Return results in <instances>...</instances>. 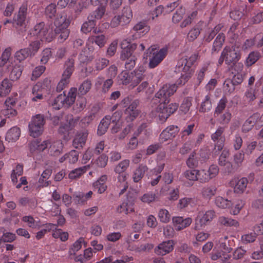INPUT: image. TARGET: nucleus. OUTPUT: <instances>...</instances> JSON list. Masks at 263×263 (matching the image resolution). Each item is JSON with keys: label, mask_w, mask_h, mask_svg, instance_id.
Wrapping results in <instances>:
<instances>
[{"label": "nucleus", "mask_w": 263, "mask_h": 263, "mask_svg": "<svg viewBox=\"0 0 263 263\" xmlns=\"http://www.w3.org/2000/svg\"><path fill=\"white\" fill-rule=\"evenodd\" d=\"M118 181L122 185L123 189H121L120 194H122L126 190L128 187L127 179V174L126 173L118 174Z\"/></svg>", "instance_id": "60"}, {"label": "nucleus", "mask_w": 263, "mask_h": 263, "mask_svg": "<svg viewBox=\"0 0 263 263\" xmlns=\"http://www.w3.org/2000/svg\"><path fill=\"white\" fill-rule=\"evenodd\" d=\"M255 122V117H251L248 118L243 124L242 131L247 133L250 131L254 126Z\"/></svg>", "instance_id": "61"}, {"label": "nucleus", "mask_w": 263, "mask_h": 263, "mask_svg": "<svg viewBox=\"0 0 263 263\" xmlns=\"http://www.w3.org/2000/svg\"><path fill=\"white\" fill-rule=\"evenodd\" d=\"M12 83L8 79H4L0 85V96L7 95L11 91Z\"/></svg>", "instance_id": "37"}, {"label": "nucleus", "mask_w": 263, "mask_h": 263, "mask_svg": "<svg viewBox=\"0 0 263 263\" xmlns=\"http://www.w3.org/2000/svg\"><path fill=\"white\" fill-rule=\"evenodd\" d=\"M200 33V28L197 26H195L189 32L187 39L189 41H193L198 36Z\"/></svg>", "instance_id": "62"}, {"label": "nucleus", "mask_w": 263, "mask_h": 263, "mask_svg": "<svg viewBox=\"0 0 263 263\" xmlns=\"http://www.w3.org/2000/svg\"><path fill=\"white\" fill-rule=\"evenodd\" d=\"M150 30V26L146 23L140 22L136 24L131 30L130 40H135L141 38Z\"/></svg>", "instance_id": "9"}, {"label": "nucleus", "mask_w": 263, "mask_h": 263, "mask_svg": "<svg viewBox=\"0 0 263 263\" xmlns=\"http://www.w3.org/2000/svg\"><path fill=\"white\" fill-rule=\"evenodd\" d=\"M235 85L231 80H226L223 85V91L226 95H230L235 90Z\"/></svg>", "instance_id": "57"}, {"label": "nucleus", "mask_w": 263, "mask_h": 263, "mask_svg": "<svg viewBox=\"0 0 263 263\" xmlns=\"http://www.w3.org/2000/svg\"><path fill=\"white\" fill-rule=\"evenodd\" d=\"M227 102V99L225 97H223L220 100L214 111L215 117L218 116L224 109Z\"/></svg>", "instance_id": "56"}, {"label": "nucleus", "mask_w": 263, "mask_h": 263, "mask_svg": "<svg viewBox=\"0 0 263 263\" xmlns=\"http://www.w3.org/2000/svg\"><path fill=\"white\" fill-rule=\"evenodd\" d=\"M106 41L107 39L103 34L92 36L88 38L86 46L90 51H93V48L92 45L93 43H95L100 47H102L105 44Z\"/></svg>", "instance_id": "19"}, {"label": "nucleus", "mask_w": 263, "mask_h": 263, "mask_svg": "<svg viewBox=\"0 0 263 263\" xmlns=\"http://www.w3.org/2000/svg\"><path fill=\"white\" fill-rule=\"evenodd\" d=\"M49 82L48 79L44 80V83L38 82L32 88L31 100L33 102H37L43 99L42 90L45 89L49 84Z\"/></svg>", "instance_id": "14"}, {"label": "nucleus", "mask_w": 263, "mask_h": 263, "mask_svg": "<svg viewBox=\"0 0 263 263\" xmlns=\"http://www.w3.org/2000/svg\"><path fill=\"white\" fill-rule=\"evenodd\" d=\"M158 216L160 221L163 223H167L171 219V215L169 212L164 209H161L159 210Z\"/></svg>", "instance_id": "47"}, {"label": "nucleus", "mask_w": 263, "mask_h": 263, "mask_svg": "<svg viewBox=\"0 0 263 263\" xmlns=\"http://www.w3.org/2000/svg\"><path fill=\"white\" fill-rule=\"evenodd\" d=\"M88 133L86 131L77 134L73 140V146L76 148H82L85 144Z\"/></svg>", "instance_id": "26"}, {"label": "nucleus", "mask_w": 263, "mask_h": 263, "mask_svg": "<svg viewBox=\"0 0 263 263\" xmlns=\"http://www.w3.org/2000/svg\"><path fill=\"white\" fill-rule=\"evenodd\" d=\"M219 173V168L215 164L211 165L208 170H198V181L201 183H206L215 177Z\"/></svg>", "instance_id": "8"}, {"label": "nucleus", "mask_w": 263, "mask_h": 263, "mask_svg": "<svg viewBox=\"0 0 263 263\" xmlns=\"http://www.w3.org/2000/svg\"><path fill=\"white\" fill-rule=\"evenodd\" d=\"M30 34L36 36L41 41L51 42L53 37L52 29L49 25L44 22L36 24L30 31Z\"/></svg>", "instance_id": "2"}, {"label": "nucleus", "mask_w": 263, "mask_h": 263, "mask_svg": "<svg viewBox=\"0 0 263 263\" xmlns=\"http://www.w3.org/2000/svg\"><path fill=\"white\" fill-rule=\"evenodd\" d=\"M12 49L10 47L6 48L2 52L0 57V67H4L9 61L11 56Z\"/></svg>", "instance_id": "43"}, {"label": "nucleus", "mask_w": 263, "mask_h": 263, "mask_svg": "<svg viewBox=\"0 0 263 263\" xmlns=\"http://www.w3.org/2000/svg\"><path fill=\"white\" fill-rule=\"evenodd\" d=\"M224 131V128L219 126L216 132L211 135V139L215 143V148H217L218 151H221L223 147L224 138L222 134Z\"/></svg>", "instance_id": "15"}, {"label": "nucleus", "mask_w": 263, "mask_h": 263, "mask_svg": "<svg viewBox=\"0 0 263 263\" xmlns=\"http://www.w3.org/2000/svg\"><path fill=\"white\" fill-rule=\"evenodd\" d=\"M208 158L204 152H200L199 154L193 152L187 159L186 164L190 168H195L198 165L200 162L204 161Z\"/></svg>", "instance_id": "10"}, {"label": "nucleus", "mask_w": 263, "mask_h": 263, "mask_svg": "<svg viewBox=\"0 0 263 263\" xmlns=\"http://www.w3.org/2000/svg\"><path fill=\"white\" fill-rule=\"evenodd\" d=\"M52 106L55 109H59L62 107L65 106L64 96L61 94L54 99L52 103Z\"/></svg>", "instance_id": "55"}, {"label": "nucleus", "mask_w": 263, "mask_h": 263, "mask_svg": "<svg viewBox=\"0 0 263 263\" xmlns=\"http://www.w3.org/2000/svg\"><path fill=\"white\" fill-rule=\"evenodd\" d=\"M137 106L138 102L135 100L125 109V114L126 115V119L128 121H133L139 115L140 112L137 109Z\"/></svg>", "instance_id": "22"}, {"label": "nucleus", "mask_w": 263, "mask_h": 263, "mask_svg": "<svg viewBox=\"0 0 263 263\" xmlns=\"http://www.w3.org/2000/svg\"><path fill=\"white\" fill-rule=\"evenodd\" d=\"M156 195L153 192H148L144 194L140 197L141 201L144 203H149L155 201Z\"/></svg>", "instance_id": "64"}, {"label": "nucleus", "mask_w": 263, "mask_h": 263, "mask_svg": "<svg viewBox=\"0 0 263 263\" xmlns=\"http://www.w3.org/2000/svg\"><path fill=\"white\" fill-rule=\"evenodd\" d=\"M23 172V167L22 165L18 164L15 168L13 170L11 174V180L13 184H16L17 181V176H21Z\"/></svg>", "instance_id": "51"}, {"label": "nucleus", "mask_w": 263, "mask_h": 263, "mask_svg": "<svg viewBox=\"0 0 263 263\" xmlns=\"http://www.w3.org/2000/svg\"><path fill=\"white\" fill-rule=\"evenodd\" d=\"M114 84V81L110 78H105L104 77L99 76L95 81V86L100 88L103 93H107Z\"/></svg>", "instance_id": "11"}, {"label": "nucleus", "mask_w": 263, "mask_h": 263, "mask_svg": "<svg viewBox=\"0 0 263 263\" xmlns=\"http://www.w3.org/2000/svg\"><path fill=\"white\" fill-rule=\"evenodd\" d=\"M173 226L176 230L179 231L189 227L192 222L191 218H183L181 216L174 217L172 219Z\"/></svg>", "instance_id": "21"}, {"label": "nucleus", "mask_w": 263, "mask_h": 263, "mask_svg": "<svg viewBox=\"0 0 263 263\" xmlns=\"http://www.w3.org/2000/svg\"><path fill=\"white\" fill-rule=\"evenodd\" d=\"M121 47L122 49L121 59L122 60H125L126 59L130 58V57H135L132 55V53L136 48V44H132L127 39H125L122 42Z\"/></svg>", "instance_id": "13"}, {"label": "nucleus", "mask_w": 263, "mask_h": 263, "mask_svg": "<svg viewBox=\"0 0 263 263\" xmlns=\"http://www.w3.org/2000/svg\"><path fill=\"white\" fill-rule=\"evenodd\" d=\"M92 195V192L89 191L86 194L81 192L76 193L73 195V197L77 198V202L79 203H83L90 198Z\"/></svg>", "instance_id": "49"}, {"label": "nucleus", "mask_w": 263, "mask_h": 263, "mask_svg": "<svg viewBox=\"0 0 263 263\" xmlns=\"http://www.w3.org/2000/svg\"><path fill=\"white\" fill-rule=\"evenodd\" d=\"M117 211L119 213H124L128 214L134 212V202L132 199H127L119 205L117 208Z\"/></svg>", "instance_id": "23"}, {"label": "nucleus", "mask_w": 263, "mask_h": 263, "mask_svg": "<svg viewBox=\"0 0 263 263\" xmlns=\"http://www.w3.org/2000/svg\"><path fill=\"white\" fill-rule=\"evenodd\" d=\"M230 185L234 189L235 193L241 194L246 190L248 180L247 178H234L230 181Z\"/></svg>", "instance_id": "12"}, {"label": "nucleus", "mask_w": 263, "mask_h": 263, "mask_svg": "<svg viewBox=\"0 0 263 263\" xmlns=\"http://www.w3.org/2000/svg\"><path fill=\"white\" fill-rule=\"evenodd\" d=\"M96 26V23L94 20H93L91 18L88 21H87L83 23L81 27V31L85 33H87L94 28Z\"/></svg>", "instance_id": "58"}, {"label": "nucleus", "mask_w": 263, "mask_h": 263, "mask_svg": "<svg viewBox=\"0 0 263 263\" xmlns=\"http://www.w3.org/2000/svg\"><path fill=\"white\" fill-rule=\"evenodd\" d=\"M109 64V60L105 58H99L94 61L95 70L100 71L105 68Z\"/></svg>", "instance_id": "44"}, {"label": "nucleus", "mask_w": 263, "mask_h": 263, "mask_svg": "<svg viewBox=\"0 0 263 263\" xmlns=\"http://www.w3.org/2000/svg\"><path fill=\"white\" fill-rule=\"evenodd\" d=\"M14 104L15 101L13 99H7L5 102V108L2 110L1 114L8 118L15 116L16 111L12 107Z\"/></svg>", "instance_id": "24"}, {"label": "nucleus", "mask_w": 263, "mask_h": 263, "mask_svg": "<svg viewBox=\"0 0 263 263\" xmlns=\"http://www.w3.org/2000/svg\"><path fill=\"white\" fill-rule=\"evenodd\" d=\"M225 36L223 33H219L216 37L213 45L212 52H218L224 42Z\"/></svg>", "instance_id": "39"}, {"label": "nucleus", "mask_w": 263, "mask_h": 263, "mask_svg": "<svg viewBox=\"0 0 263 263\" xmlns=\"http://www.w3.org/2000/svg\"><path fill=\"white\" fill-rule=\"evenodd\" d=\"M22 220L29 228L39 229L41 227L40 221L38 220H35L32 216H25L23 217Z\"/></svg>", "instance_id": "35"}, {"label": "nucleus", "mask_w": 263, "mask_h": 263, "mask_svg": "<svg viewBox=\"0 0 263 263\" xmlns=\"http://www.w3.org/2000/svg\"><path fill=\"white\" fill-rule=\"evenodd\" d=\"M179 132L177 126L171 125L164 129L159 137L160 142L163 143L176 136Z\"/></svg>", "instance_id": "18"}, {"label": "nucleus", "mask_w": 263, "mask_h": 263, "mask_svg": "<svg viewBox=\"0 0 263 263\" xmlns=\"http://www.w3.org/2000/svg\"><path fill=\"white\" fill-rule=\"evenodd\" d=\"M144 69L143 67H140L135 69L131 73V84L129 85L130 89L134 88L138 85V84L143 80L144 78Z\"/></svg>", "instance_id": "20"}, {"label": "nucleus", "mask_w": 263, "mask_h": 263, "mask_svg": "<svg viewBox=\"0 0 263 263\" xmlns=\"http://www.w3.org/2000/svg\"><path fill=\"white\" fill-rule=\"evenodd\" d=\"M45 123L44 115L37 114L32 117L29 124L30 135L35 138L41 135L43 132Z\"/></svg>", "instance_id": "4"}, {"label": "nucleus", "mask_w": 263, "mask_h": 263, "mask_svg": "<svg viewBox=\"0 0 263 263\" xmlns=\"http://www.w3.org/2000/svg\"><path fill=\"white\" fill-rule=\"evenodd\" d=\"M185 13L184 8L180 7L178 8L172 17V21L174 23H178L183 18Z\"/></svg>", "instance_id": "52"}, {"label": "nucleus", "mask_w": 263, "mask_h": 263, "mask_svg": "<svg viewBox=\"0 0 263 263\" xmlns=\"http://www.w3.org/2000/svg\"><path fill=\"white\" fill-rule=\"evenodd\" d=\"M129 165V160L125 159L121 161L115 167L114 171L117 174L125 173V171L127 170Z\"/></svg>", "instance_id": "46"}, {"label": "nucleus", "mask_w": 263, "mask_h": 263, "mask_svg": "<svg viewBox=\"0 0 263 263\" xmlns=\"http://www.w3.org/2000/svg\"><path fill=\"white\" fill-rule=\"evenodd\" d=\"M73 71L65 68L62 74V78L57 85L58 91H61L69 83V79Z\"/></svg>", "instance_id": "28"}, {"label": "nucleus", "mask_w": 263, "mask_h": 263, "mask_svg": "<svg viewBox=\"0 0 263 263\" xmlns=\"http://www.w3.org/2000/svg\"><path fill=\"white\" fill-rule=\"evenodd\" d=\"M110 123V119L109 116H106L101 121L98 126V134L99 135H102L105 133Z\"/></svg>", "instance_id": "38"}, {"label": "nucleus", "mask_w": 263, "mask_h": 263, "mask_svg": "<svg viewBox=\"0 0 263 263\" xmlns=\"http://www.w3.org/2000/svg\"><path fill=\"white\" fill-rule=\"evenodd\" d=\"M70 24V18L65 13H62L54 21L55 26L54 31H60L64 29H68Z\"/></svg>", "instance_id": "16"}, {"label": "nucleus", "mask_w": 263, "mask_h": 263, "mask_svg": "<svg viewBox=\"0 0 263 263\" xmlns=\"http://www.w3.org/2000/svg\"><path fill=\"white\" fill-rule=\"evenodd\" d=\"M198 57L197 53H193L190 56H185L180 59L176 67L175 71L180 73V77L176 82V84H165L163 85L155 94L153 99L155 104L158 103L155 108L154 115H158L160 120L165 121L168 117L174 113L178 107L176 103H168L170 101V97L174 94L177 89V85H184L192 77L194 69L192 67Z\"/></svg>", "instance_id": "1"}, {"label": "nucleus", "mask_w": 263, "mask_h": 263, "mask_svg": "<svg viewBox=\"0 0 263 263\" xmlns=\"http://www.w3.org/2000/svg\"><path fill=\"white\" fill-rule=\"evenodd\" d=\"M167 53L166 48L159 49L155 45L149 47L146 52L147 57H149V67L154 68L157 66L165 58Z\"/></svg>", "instance_id": "3"}, {"label": "nucleus", "mask_w": 263, "mask_h": 263, "mask_svg": "<svg viewBox=\"0 0 263 263\" xmlns=\"http://www.w3.org/2000/svg\"><path fill=\"white\" fill-rule=\"evenodd\" d=\"M218 223L224 227H239V222L235 219L224 216H219L218 219Z\"/></svg>", "instance_id": "32"}, {"label": "nucleus", "mask_w": 263, "mask_h": 263, "mask_svg": "<svg viewBox=\"0 0 263 263\" xmlns=\"http://www.w3.org/2000/svg\"><path fill=\"white\" fill-rule=\"evenodd\" d=\"M84 238L82 237H80L72 245H71L68 250V255L70 258L74 256L76 253L79 251L82 247V245L85 244Z\"/></svg>", "instance_id": "27"}, {"label": "nucleus", "mask_w": 263, "mask_h": 263, "mask_svg": "<svg viewBox=\"0 0 263 263\" xmlns=\"http://www.w3.org/2000/svg\"><path fill=\"white\" fill-rule=\"evenodd\" d=\"M148 170V167L144 164H140L134 171L133 174V179L135 182H139L143 177L145 172Z\"/></svg>", "instance_id": "30"}, {"label": "nucleus", "mask_w": 263, "mask_h": 263, "mask_svg": "<svg viewBox=\"0 0 263 263\" xmlns=\"http://www.w3.org/2000/svg\"><path fill=\"white\" fill-rule=\"evenodd\" d=\"M212 107V104L211 100V95L208 94L201 101L199 111L201 112H208L211 109Z\"/></svg>", "instance_id": "34"}, {"label": "nucleus", "mask_w": 263, "mask_h": 263, "mask_svg": "<svg viewBox=\"0 0 263 263\" xmlns=\"http://www.w3.org/2000/svg\"><path fill=\"white\" fill-rule=\"evenodd\" d=\"M216 217L214 210H210L206 212H199L195 219V229L199 230L204 226L211 222Z\"/></svg>", "instance_id": "5"}, {"label": "nucleus", "mask_w": 263, "mask_h": 263, "mask_svg": "<svg viewBox=\"0 0 263 263\" xmlns=\"http://www.w3.org/2000/svg\"><path fill=\"white\" fill-rule=\"evenodd\" d=\"M88 168V165L77 168L69 173L68 178L71 180L79 178L87 171Z\"/></svg>", "instance_id": "36"}, {"label": "nucleus", "mask_w": 263, "mask_h": 263, "mask_svg": "<svg viewBox=\"0 0 263 263\" xmlns=\"http://www.w3.org/2000/svg\"><path fill=\"white\" fill-rule=\"evenodd\" d=\"M107 179V176L105 175L101 176L100 178L93 183V185L95 189L98 190L100 194L104 193L107 189L106 182Z\"/></svg>", "instance_id": "31"}, {"label": "nucleus", "mask_w": 263, "mask_h": 263, "mask_svg": "<svg viewBox=\"0 0 263 263\" xmlns=\"http://www.w3.org/2000/svg\"><path fill=\"white\" fill-rule=\"evenodd\" d=\"M216 193V188L214 186L206 185L203 187L201 194L202 196L206 199H210Z\"/></svg>", "instance_id": "40"}, {"label": "nucleus", "mask_w": 263, "mask_h": 263, "mask_svg": "<svg viewBox=\"0 0 263 263\" xmlns=\"http://www.w3.org/2000/svg\"><path fill=\"white\" fill-rule=\"evenodd\" d=\"M92 52L90 51L87 47L84 48L79 55V59L80 62L85 63L91 61L92 58L89 56V54Z\"/></svg>", "instance_id": "59"}, {"label": "nucleus", "mask_w": 263, "mask_h": 263, "mask_svg": "<svg viewBox=\"0 0 263 263\" xmlns=\"http://www.w3.org/2000/svg\"><path fill=\"white\" fill-rule=\"evenodd\" d=\"M222 55L226 58V64L230 65L236 63L240 59L239 49L236 46H226L222 51Z\"/></svg>", "instance_id": "7"}, {"label": "nucleus", "mask_w": 263, "mask_h": 263, "mask_svg": "<svg viewBox=\"0 0 263 263\" xmlns=\"http://www.w3.org/2000/svg\"><path fill=\"white\" fill-rule=\"evenodd\" d=\"M49 144H50V142L49 140H45L42 142L34 141L31 143V149L32 151L36 149L39 151H43L48 147Z\"/></svg>", "instance_id": "41"}, {"label": "nucleus", "mask_w": 263, "mask_h": 263, "mask_svg": "<svg viewBox=\"0 0 263 263\" xmlns=\"http://www.w3.org/2000/svg\"><path fill=\"white\" fill-rule=\"evenodd\" d=\"M194 204V200L192 198L184 197L179 200L177 206L180 209H183L189 205L192 206Z\"/></svg>", "instance_id": "53"}, {"label": "nucleus", "mask_w": 263, "mask_h": 263, "mask_svg": "<svg viewBox=\"0 0 263 263\" xmlns=\"http://www.w3.org/2000/svg\"><path fill=\"white\" fill-rule=\"evenodd\" d=\"M63 144L61 140L53 141L50 142L48 149L49 153L53 156H59L62 152Z\"/></svg>", "instance_id": "25"}, {"label": "nucleus", "mask_w": 263, "mask_h": 263, "mask_svg": "<svg viewBox=\"0 0 263 263\" xmlns=\"http://www.w3.org/2000/svg\"><path fill=\"white\" fill-rule=\"evenodd\" d=\"M77 89L76 88H71L66 96H64L65 107H69L75 101L77 96Z\"/></svg>", "instance_id": "33"}, {"label": "nucleus", "mask_w": 263, "mask_h": 263, "mask_svg": "<svg viewBox=\"0 0 263 263\" xmlns=\"http://www.w3.org/2000/svg\"><path fill=\"white\" fill-rule=\"evenodd\" d=\"M131 73H129L126 71H123L118 76L119 81L123 85L131 84Z\"/></svg>", "instance_id": "50"}, {"label": "nucleus", "mask_w": 263, "mask_h": 263, "mask_svg": "<svg viewBox=\"0 0 263 263\" xmlns=\"http://www.w3.org/2000/svg\"><path fill=\"white\" fill-rule=\"evenodd\" d=\"M20 135L21 130L20 128L16 126H14L7 132L5 139L9 142H15L18 139Z\"/></svg>", "instance_id": "29"}, {"label": "nucleus", "mask_w": 263, "mask_h": 263, "mask_svg": "<svg viewBox=\"0 0 263 263\" xmlns=\"http://www.w3.org/2000/svg\"><path fill=\"white\" fill-rule=\"evenodd\" d=\"M29 55H31L29 50L28 48H24L16 52L15 57L20 62L24 61Z\"/></svg>", "instance_id": "54"}, {"label": "nucleus", "mask_w": 263, "mask_h": 263, "mask_svg": "<svg viewBox=\"0 0 263 263\" xmlns=\"http://www.w3.org/2000/svg\"><path fill=\"white\" fill-rule=\"evenodd\" d=\"M215 203L217 206L221 209L228 208L232 205V202L230 200L221 196L216 197L215 200Z\"/></svg>", "instance_id": "42"}, {"label": "nucleus", "mask_w": 263, "mask_h": 263, "mask_svg": "<svg viewBox=\"0 0 263 263\" xmlns=\"http://www.w3.org/2000/svg\"><path fill=\"white\" fill-rule=\"evenodd\" d=\"M27 15V7L23 5L20 8L18 12L13 16L12 23L16 29L25 30L26 27Z\"/></svg>", "instance_id": "6"}, {"label": "nucleus", "mask_w": 263, "mask_h": 263, "mask_svg": "<svg viewBox=\"0 0 263 263\" xmlns=\"http://www.w3.org/2000/svg\"><path fill=\"white\" fill-rule=\"evenodd\" d=\"M192 105V99L189 97L183 99L181 106L180 110L184 114H186L190 110Z\"/></svg>", "instance_id": "63"}, {"label": "nucleus", "mask_w": 263, "mask_h": 263, "mask_svg": "<svg viewBox=\"0 0 263 263\" xmlns=\"http://www.w3.org/2000/svg\"><path fill=\"white\" fill-rule=\"evenodd\" d=\"M174 242L173 240L163 241L155 249V252L159 255H165L174 249Z\"/></svg>", "instance_id": "17"}, {"label": "nucleus", "mask_w": 263, "mask_h": 263, "mask_svg": "<svg viewBox=\"0 0 263 263\" xmlns=\"http://www.w3.org/2000/svg\"><path fill=\"white\" fill-rule=\"evenodd\" d=\"M182 175L187 180L198 181V170H186Z\"/></svg>", "instance_id": "45"}, {"label": "nucleus", "mask_w": 263, "mask_h": 263, "mask_svg": "<svg viewBox=\"0 0 263 263\" xmlns=\"http://www.w3.org/2000/svg\"><path fill=\"white\" fill-rule=\"evenodd\" d=\"M22 73V68L19 65H15L11 71L10 77L13 81L20 78Z\"/></svg>", "instance_id": "48"}]
</instances>
